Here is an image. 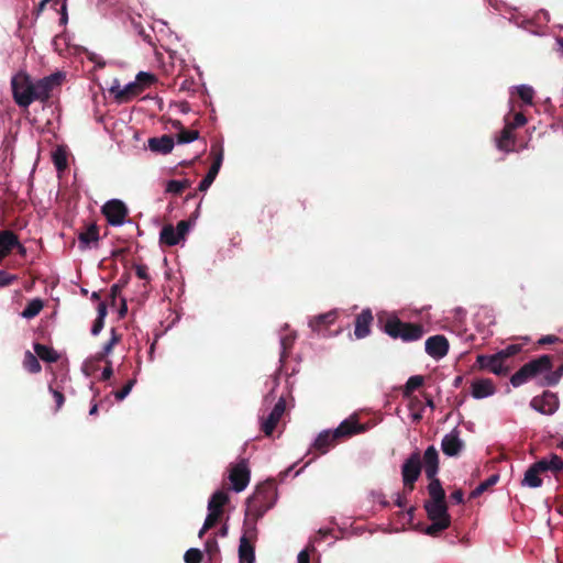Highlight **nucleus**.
Instances as JSON below:
<instances>
[{"instance_id": "nucleus-11", "label": "nucleus", "mask_w": 563, "mask_h": 563, "mask_svg": "<svg viewBox=\"0 0 563 563\" xmlns=\"http://www.w3.org/2000/svg\"><path fill=\"white\" fill-rule=\"evenodd\" d=\"M210 154L213 157V162H212L207 175L203 177V179L200 181V184L198 186V189L200 191H205L211 186V184L214 181V179L221 168L222 162H223L222 147L212 145Z\"/></svg>"}, {"instance_id": "nucleus-56", "label": "nucleus", "mask_w": 563, "mask_h": 563, "mask_svg": "<svg viewBox=\"0 0 563 563\" xmlns=\"http://www.w3.org/2000/svg\"><path fill=\"white\" fill-rule=\"evenodd\" d=\"M135 274H136V276L140 279H144V280H148L150 279V275H148L147 266L146 265H136L135 266Z\"/></svg>"}, {"instance_id": "nucleus-21", "label": "nucleus", "mask_w": 563, "mask_h": 563, "mask_svg": "<svg viewBox=\"0 0 563 563\" xmlns=\"http://www.w3.org/2000/svg\"><path fill=\"white\" fill-rule=\"evenodd\" d=\"M338 442L340 441L334 437L333 430H324L318 434L312 448L320 454H325Z\"/></svg>"}, {"instance_id": "nucleus-7", "label": "nucleus", "mask_w": 563, "mask_h": 563, "mask_svg": "<svg viewBox=\"0 0 563 563\" xmlns=\"http://www.w3.org/2000/svg\"><path fill=\"white\" fill-rule=\"evenodd\" d=\"M191 227V222L189 220H181L177 223L175 228L173 224H165L159 233V243L174 246L177 245L180 241L185 240Z\"/></svg>"}, {"instance_id": "nucleus-57", "label": "nucleus", "mask_w": 563, "mask_h": 563, "mask_svg": "<svg viewBox=\"0 0 563 563\" xmlns=\"http://www.w3.org/2000/svg\"><path fill=\"white\" fill-rule=\"evenodd\" d=\"M112 374H113L112 362L110 360H106V366H104V368L102 371L101 379L102 380H108V379H110Z\"/></svg>"}, {"instance_id": "nucleus-62", "label": "nucleus", "mask_w": 563, "mask_h": 563, "mask_svg": "<svg viewBox=\"0 0 563 563\" xmlns=\"http://www.w3.org/2000/svg\"><path fill=\"white\" fill-rule=\"evenodd\" d=\"M559 341H560V339H559L558 336H555V335H544V336H542V338L538 341V343H539L540 345H545V344H553V343H556V342H559Z\"/></svg>"}, {"instance_id": "nucleus-30", "label": "nucleus", "mask_w": 563, "mask_h": 563, "mask_svg": "<svg viewBox=\"0 0 563 563\" xmlns=\"http://www.w3.org/2000/svg\"><path fill=\"white\" fill-rule=\"evenodd\" d=\"M430 481L428 485L429 499L427 501H446L445 492L441 485V482L437 476L428 478Z\"/></svg>"}, {"instance_id": "nucleus-10", "label": "nucleus", "mask_w": 563, "mask_h": 563, "mask_svg": "<svg viewBox=\"0 0 563 563\" xmlns=\"http://www.w3.org/2000/svg\"><path fill=\"white\" fill-rule=\"evenodd\" d=\"M367 430L365 424H361L357 420V416L353 415L350 418L343 420L336 429L333 430L334 437L339 441L349 439L355 434L363 433Z\"/></svg>"}, {"instance_id": "nucleus-60", "label": "nucleus", "mask_w": 563, "mask_h": 563, "mask_svg": "<svg viewBox=\"0 0 563 563\" xmlns=\"http://www.w3.org/2000/svg\"><path fill=\"white\" fill-rule=\"evenodd\" d=\"M450 498L455 504H462L464 503V493L462 489H455L451 495Z\"/></svg>"}, {"instance_id": "nucleus-37", "label": "nucleus", "mask_w": 563, "mask_h": 563, "mask_svg": "<svg viewBox=\"0 0 563 563\" xmlns=\"http://www.w3.org/2000/svg\"><path fill=\"white\" fill-rule=\"evenodd\" d=\"M563 375V365L559 366L555 371H548V373L542 377L540 383L541 386H554L556 385Z\"/></svg>"}, {"instance_id": "nucleus-63", "label": "nucleus", "mask_w": 563, "mask_h": 563, "mask_svg": "<svg viewBox=\"0 0 563 563\" xmlns=\"http://www.w3.org/2000/svg\"><path fill=\"white\" fill-rule=\"evenodd\" d=\"M298 563H310V558L307 550H302L301 552H299Z\"/></svg>"}, {"instance_id": "nucleus-4", "label": "nucleus", "mask_w": 563, "mask_h": 563, "mask_svg": "<svg viewBox=\"0 0 563 563\" xmlns=\"http://www.w3.org/2000/svg\"><path fill=\"white\" fill-rule=\"evenodd\" d=\"M12 95L19 107L27 108L34 102L33 80L26 73L20 71L11 79Z\"/></svg>"}, {"instance_id": "nucleus-48", "label": "nucleus", "mask_w": 563, "mask_h": 563, "mask_svg": "<svg viewBox=\"0 0 563 563\" xmlns=\"http://www.w3.org/2000/svg\"><path fill=\"white\" fill-rule=\"evenodd\" d=\"M135 379H129L126 382V384L120 389V390H117L114 391V397L118 401H122L129 394L130 391L132 390L134 384H135Z\"/></svg>"}, {"instance_id": "nucleus-16", "label": "nucleus", "mask_w": 563, "mask_h": 563, "mask_svg": "<svg viewBox=\"0 0 563 563\" xmlns=\"http://www.w3.org/2000/svg\"><path fill=\"white\" fill-rule=\"evenodd\" d=\"M464 446L463 441L459 438V431L454 429L445 434L441 442L442 452L448 456H457Z\"/></svg>"}, {"instance_id": "nucleus-5", "label": "nucleus", "mask_w": 563, "mask_h": 563, "mask_svg": "<svg viewBox=\"0 0 563 563\" xmlns=\"http://www.w3.org/2000/svg\"><path fill=\"white\" fill-rule=\"evenodd\" d=\"M64 79L65 75L60 71H56L37 81H33L34 101L46 102L51 98L53 90L59 87Z\"/></svg>"}, {"instance_id": "nucleus-26", "label": "nucleus", "mask_w": 563, "mask_h": 563, "mask_svg": "<svg viewBox=\"0 0 563 563\" xmlns=\"http://www.w3.org/2000/svg\"><path fill=\"white\" fill-rule=\"evenodd\" d=\"M495 393V386L490 379H478L472 383V396L482 399L492 396Z\"/></svg>"}, {"instance_id": "nucleus-12", "label": "nucleus", "mask_w": 563, "mask_h": 563, "mask_svg": "<svg viewBox=\"0 0 563 563\" xmlns=\"http://www.w3.org/2000/svg\"><path fill=\"white\" fill-rule=\"evenodd\" d=\"M229 479L235 492H242L250 483V470L245 460L240 461L231 467Z\"/></svg>"}, {"instance_id": "nucleus-34", "label": "nucleus", "mask_w": 563, "mask_h": 563, "mask_svg": "<svg viewBox=\"0 0 563 563\" xmlns=\"http://www.w3.org/2000/svg\"><path fill=\"white\" fill-rule=\"evenodd\" d=\"M44 303L40 298L32 299L27 302L26 307L22 311L21 316L25 319H33L36 317L43 309Z\"/></svg>"}, {"instance_id": "nucleus-6", "label": "nucleus", "mask_w": 563, "mask_h": 563, "mask_svg": "<svg viewBox=\"0 0 563 563\" xmlns=\"http://www.w3.org/2000/svg\"><path fill=\"white\" fill-rule=\"evenodd\" d=\"M421 456L419 451L411 453L401 466L404 486L409 493L415 489V483L421 474Z\"/></svg>"}, {"instance_id": "nucleus-52", "label": "nucleus", "mask_w": 563, "mask_h": 563, "mask_svg": "<svg viewBox=\"0 0 563 563\" xmlns=\"http://www.w3.org/2000/svg\"><path fill=\"white\" fill-rule=\"evenodd\" d=\"M206 552L212 559L214 555L219 554V545L216 538H210L206 542Z\"/></svg>"}, {"instance_id": "nucleus-2", "label": "nucleus", "mask_w": 563, "mask_h": 563, "mask_svg": "<svg viewBox=\"0 0 563 563\" xmlns=\"http://www.w3.org/2000/svg\"><path fill=\"white\" fill-rule=\"evenodd\" d=\"M276 485L274 481H266L260 484L253 495L246 501V515L255 519L261 518L271 509L276 500Z\"/></svg>"}, {"instance_id": "nucleus-33", "label": "nucleus", "mask_w": 563, "mask_h": 563, "mask_svg": "<svg viewBox=\"0 0 563 563\" xmlns=\"http://www.w3.org/2000/svg\"><path fill=\"white\" fill-rule=\"evenodd\" d=\"M229 503V496L223 490H217L209 499L208 510L222 511L223 507Z\"/></svg>"}, {"instance_id": "nucleus-31", "label": "nucleus", "mask_w": 563, "mask_h": 563, "mask_svg": "<svg viewBox=\"0 0 563 563\" xmlns=\"http://www.w3.org/2000/svg\"><path fill=\"white\" fill-rule=\"evenodd\" d=\"M143 91L140 89V84H136L134 81V82L128 84L123 89H120L115 93V99L119 102H129V101H131L133 98L137 97Z\"/></svg>"}, {"instance_id": "nucleus-22", "label": "nucleus", "mask_w": 563, "mask_h": 563, "mask_svg": "<svg viewBox=\"0 0 563 563\" xmlns=\"http://www.w3.org/2000/svg\"><path fill=\"white\" fill-rule=\"evenodd\" d=\"M16 244H19V236L13 231H0V263L15 249Z\"/></svg>"}, {"instance_id": "nucleus-61", "label": "nucleus", "mask_w": 563, "mask_h": 563, "mask_svg": "<svg viewBox=\"0 0 563 563\" xmlns=\"http://www.w3.org/2000/svg\"><path fill=\"white\" fill-rule=\"evenodd\" d=\"M121 290H122V286L119 284H114L111 286L110 297H111L112 305H114L117 297L121 294Z\"/></svg>"}, {"instance_id": "nucleus-17", "label": "nucleus", "mask_w": 563, "mask_h": 563, "mask_svg": "<svg viewBox=\"0 0 563 563\" xmlns=\"http://www.w3.org/2000/svg\"><path fill=\"white\" fill-rule=\"evenodd\" d=\"M422 463L427 478L437 476L439 472V453L433 445L428 446L424 451L423 457L421 460V464Z\"/></svg>"}, {"instance_id": "nucleus-47", "label": "nucleus", "mask_w": 563, "mask_h": 563, "mask_svg": "<svg viewBox=\"0 0 563 563\" xmlns=\"http://www.w3.org/2000/svg\"><path fill=\"white\" fill-rule=\"evenodd\" d=\"M53 163L58 172H63L67 167V157L64 152L57 151L53 154Z\"/></svg>"}, {"instance_id": "nucleus-24", "label": "nucleus", "mask_w": 563, "mask_h": 563, "mask_svg": "<svg viewBox=\"0 0 563 563\" xmlns=\"http://www.w3.org/2000/svg\"><path fill=\"white\" fill-rule=\"evenodd\" d=\"M99 241V228L96 223L89 224L84 231L78 234L79 249L86 250L91 243Z\"/></svg>"}, {"instance_id": "nucleus-51", "label": "nucleus", "mask_w": 563, "mask_h": 563, "mask_svg": "<svg viewBox=\"0 0 563 563\" xmlns=\"http://www.w3.org/2000/svg\"><path fill=\"white\" fill-rule=\"evenodd\" d=\"M48 389L52 393L54 400L56 402L55 410L58 411L65 402V397H64L63 393L55 389L52 384H49Z\"/></svg>"}, {"instance_id": "nucleus-3", "label": "nucleus", "mask_w": 563, "mask_h": 563, "mask_svg": "<svg viewBox=\"0 0 563 563\" xmlns=\"http://www.w3.org/2000/svg\"><path fill=\"white\" fill-rule=\"evenodd\" d=\"M520 351V344H510L493 355H477L476 363L482 369H488L496 375L506 376L509 373V366L506 365V362Z\"/></svg>"}, {"instance_id": "nucleus-13", "label": "nucleus", "mask_w": 563, "mask_h": 563, "mask_svg": "<svg viewBox=\"0 0 563 563\" xmlns=\"http://www.w3.org/2000/svg\"><path fill=\"white\" fill-rule=\"evenodd\" d=\"M286 410V400L285 398L280 397L278 401L275 404L274 408L267 416V418L262 419L261 423V430L264 432L265 435L269 437L273 434L276 426L280 421L283 415Z\"/></svg>"}, {"instance_id": "nucleus-8", "label": "nucleus", "mask_w": 563, "mask_h": 563, "mask_svg": "<svg viewBox=\"0 0 563 563\" xmlns=\"http://www.w3.org/2000/svg\"><path fill=\"white\" fill-rule=\"evenodd\" d=\"M102 213L110 225L117 227L124 222L128 208L121 200L113 199L103 205Z\"/></svg>"}, {"instance_id": "nucleus-9", "label": "nucleus", "mask_w": 563, "mask_h": 563, "mask_svg": "<svg viewBox=\"0 0 563 563\" xmlns=\"http://www.w3.org/2000/svg\"><path fill=\"white\" fill-rule=\"evenodd\" d=\"M559 398L556 394L545 390L541 396L531 399L530 406L542 415H553L559 408Z\"/></svg>"}, {"instance_id": "nucleus-1", "label": "nucleus", "mask_w": 563, "mask_h": 563, "mask_svg": "<svg viewBox=\"0 0 563 563\" xmlns=\"http://www.w3.org/2000/svg\"><path fill=\"white\" fill-rule=\"evenodd\" d=\"M382 330L391 339H400L404 342H413L422 338L424 330L419 323L401 321L397 316H387L378 320Z\"/></svg>"}, {"instance_id": "nucleus-23", "label": "nucleus", "mask_w": 563, "mask_h": 563, "mask_svg": "<svg viewBox=\"0 0 563 563\" xmlns=\"http://www.w3.org/2000/svg\"><path fill=\"white\" fill-rule=\"evenodd\" d=\"M174 137L168 134H164L159 137L148 139V147L152 152L168 154L174 148Z\"/></svg>"}, {"instance_id": "nucleus-43", "label": "nucleus", "mask_w": 563, "mask_h": 563, "mask_svg": "<svg viewBox=\"0 0 563 563\" xmlns=\"http://www.w3.org/2000/svg\"><path fill=\"white\" fill-rule=\"evenodd\" d=\"M188 187L189 183L187 180H169L167 183L166 191L175 195H180Z\"/></svg>"}, {"instance_id": "nucleus-59", "label": "nucleus", "mask_w": 563, "mask_h": 563, "mask_svg": "<svg viewBox=\"0 0 563 563\" xmlns=\"http://www.w3.org/2000/svg\"><path fill=\"white\" fill-rule=\"evenodd\" d=\"M195 81L192 79H184L180 85H179V90L180 91H189V90H195Z\"/></svg>"}, {"instance_id": "nucleus-27", "label": "nucleus", "mask_w": 563, "mask_h": 563, "mask_svg": "<svg viewBox=\"0 0 563 563\" xmlns=\"http://www.w3.org/2000/svg\"><path fill=\"white\" fill-rule=\"evenodd\" d=\"M542 470L538 467V461L531 464L525 473L521 484L531 488H537L542 485Z\"/></svg>"}, {"instance_id": "nucleus-41", "label": "nucleus", "mask_w": 563, "mask_h": 563, "mask_svg": "<svg viewBox=\"0 0 563 563\" xmlns=\"http://www.w3.org/2000/svg\"><path fill=\"white\" fill-rule=\"evenodd\" d=\"M176 137L179 144L190 143L199 139V132L181 128V131L177 133Z\"/></svg>"}, {"instance_id": "nucleus-39", "label": "nucleus", "mask_w": 563, "mask_h": 563, "mask_svg": "<svg viewBox=\"0 0 563 563\" xmlns=\"http://www.w3.org/2000/svg\"><path fill=\"white\" fill-rule=\"evenodd\" d=\"M531 378L526 365H523L511 376L510 383L514 387H519Z\"/></svg>"}, {"instance_id": "nucleus-55", "label": "nucleus", "mask_w": 563, "mask_h": 563, "mask_svg": "<svg viewBox=\"0 0 563 563\" xmlns=\"http://www.w3.org/2000/svg\"><path fill=\"white\" fill-rule=\"evenodd\" d=\"M135 29L144 42L148 43L151 46H155L151 33L146 32L141 24H136Z\"/></svg>"}, {"instance_id": "nucleus-58", "label": "nucleus", "mask_w": 563, "mask_h": 563, "mask_svg": "<svg viewBox=\"0 0 563 563\" xmlns=\"http://www.w3.org/2000/svg\"><path fill=\"white\" fill-rule=\"evenodd\" d=\"M103 325H104V319H100L97 317L92 324V328H91V334L98 335L100 333V331L102 330Z\"/></svg>"}, {"instance_id": "nucleus-20", "label": "nucleus", "mask_w": 563, "mask_h": 563, "mask_svg": "<svg viewBox=\"0 0 563 563\" xmlns=\"http://www.w3.org/2000/svg\"><path fill=\"white\" fill-rule=\"evenodd\" d=\"M373 322V314L369 309L363 310L355 319L354 334L357 339H364L371 333V324Z\"/></svg>"}, {"instance_id": "nucleus-49", "label": "nucleus", "mask_w": 563, "mask_h": 563, "mask_svg": "<svg viewBox=\"0 0 563 563\" xmlns=\"http://www.w3.org/2000/svg\"><path fill=\"white\" fill-rule=\"evenodd\" d=\"M222 517V511L209 510V514L205 520V529L213 528Z\"/></svg>"}, {"instance_id": "nucleus-40", "label": "nucleus", "mask_w": 563, "mask_h": 563, "mask_svg": "<svg viewBox=\"0 0 563 563\" xmlns=\"http://www.w3.org/2000/svg\"><path fill=\"white\" fill-rule=\"evenodd\" d=\"M517 93L525 104H532L534 90L532 87L527 85H520L517 87Z\"/></svg>"}, {"instance_id": "nucleus-18", "label": "nucleus", "mask_w": 563, "mask_h": 563, "mask_svg": "<svg viewBox=\"0 0 563 563\" xmlns=\"http://www.w3.org/2000/svg\"><path fill=\"white\" fill-rule=\"evenodd\" d=\"M423 507L429 520H451L446 501H424Z\"/></svg>"}, {"instance_id": "nucleus-25", "label": "nucleus", "mask_w": 563, "mask_h": 563, "mask_svg": "<svg viewBox=\"0 0 563 563\" xmlns=\"http://www.w3.org/2000/svg\"><path fill=\"white\" fill-rule=\"evenodd\" d=\"M338 313L335 310L313 317L309 321V327L312 331L320 333L323 329H327L336 320Z\"/></svg>"}, {"instance_id": "nucleus-29", "label": "nucleus", "mask_w": 563, "mask_h": 563, "mask_svg": "<svg viewBox=\"0 0 563 563\" xmlns=\"http://www.w3.org/2000/svg\"><path fill=\"white\" fill-rule=\"evenodd\" d=\"M239 559L241 563H254L255 561L254 545L245 534L240 539Z\"/></svg>"}, {"instance_id": "nucleus-36", "label": "nucleus", "mask_w": 563, "mask_h": 563, "mask_svg": "<svg viewBox=\"0 0 563 563\" xmlns=\"http://www.w3.org/2000/svg\"><path fill=\"white\" fill-rule=\"evenodd\" d=\"M23 367L29 373H32V374L40 373L41 369H42V366H41V364H40V362L37 360V356H35L30 351H26L25 354H24Z\"/></svg>"}, {"instance_id": "nucleus-35", "label": "nucleus", "mask_w": 563, "mask_h": 563, "mask_svg": "<svg viewBox=\"0 0 563 563\" xmlns=\"http://www.w3.org/2000/svg\"><path fill=\"white\" fill-rule=\"evenodd\" d=\"M431 525H429L424 529V533L431 537L439 536L443 530L448 529L451 526V520H430Z\"/></svg>"}, {"instance_id": "nucleus-42", "label": "nucleus", "mask_w": 563, "mask_h": 563, "mask_svg": "<svg viewBox=\"0 0 563 563\" xmlns=\"http://www.w3.org/2000/svg\"><path fill=\"white\" fill-rule=\"evenodd\" d=\"M499 479V476L497 474H494L489 476L486 481L482 482L473 492L472 497H477L481 494H483L485 490H487L489 487L495 485Z\"/></svg>"}, {"instance_id": "nucleus-28", "label": "nucleus", "mask_w": 563, "mask_h": 563, "mask_svg": "<svg viewBox=\"0 0 563 563\" xmlns=\"http://www.w3.org/2000/svg\"><path fill=\"white\" fill-rule=\"evenodd\" d=\"M538 467L542 470L543 473L550 471L558 474L563 471V460L559 455L552 453L549 457L539 460Z\"/></svg>"}, {"instance_id": "nucleus-38", "label": "nucleus", "mask_w": 563, "mask_h": 563, "mask_svg": "<svg viewBox=\"0 0 563 563\" xmlns=\"http://www.w3.org/2000/svg\"><path fill=\"white\" fill-rule=\"evenodd\" d=\"M424 378L421 375L410 376L407 380L402 394L405 397H409L416 389L423 385Z\"/></svg>"}, {"instance_id": "nucleus-32", "label": "nucleus", "mask_w": 563, "mask_h": 563, "mask_svg": "<svg viewBox=\"0 0 563 563\" xmlns=\"http://www.w3.org/2000/svg\"><path fill=\"white\" fill-rule=\"evenodd\" d=\"M33 347L37 357H40L44 362L55 363L59 358L58 353L51 346L41 343H35Z\"/></svg>"}, {"instance_id": "nucleus-45", "label": "nucleus", "mask_w": 563, "mask_h": 563, "mask_svg": "<svg viewBox=\"0 0 563 563\" xmlns=\"http://www.w3.org/2000/svg\"><path fill=\"white\" fill-rule=\"evenodd\" d=\"M505 123L511 126L512 130H516L517 128L523 126L527 123V118L522 112H517L514 114L512 120H510L509 115H506Z\"/></svg>"}, {"instance_id": "nucleus-54", "label": "nucleus", "mask_w": 563, "mask_h": 563, "mask_svg": "<svg viewBox=\"0 0 563 563\" xmlns=\"http://www.w3.org/2000/svg\"><path fill=\"white\" fill-rule=\"evenodd\" d=\"M98 366L99 365L96 363V361H93L92 358H88L87 361H85L82 365V371L85 372L86 375L89 376L98 369Z\"/></svg>"}, {"instance_id": "nucleus-46", "label": "nucleus", "mask_w": 563, "mask_h": 563, "mask_svg": "<svg viewBox=\"0 0 563 563\" xmlns=\"http://www.w3.org/2000/svg\"><path fill=\"white\" fill-rule=\"evenodd\" d=\"M186 563H201L202 552L199 549L191 548L184 555Z\"/></svg>"}, {"instance_id": "nucleus-64", "label": "nucleus", "mask_w": 563, "mask_h": 563, "mask_svg": "<svg viewBox=\"0 0 563 563\" xmlns=\"http://www.w3.org/2000/svg\"><path fill=\"white\" fill-rule=\"evenodd\" d=\"M107 316V305L104 302H100L98 305V318L104 319Z\"/></svg>"}, {"instance_id": "nucleus-44", "label": "nucleus", "mask_w": 563, "mask_h": 563, "mask_svg": "<svg viewBox=\"0 0 563 563\" xmlns=\"http://www.w3.org/2000/svg\"><path fill=\"white\" fill-rule=\"evenodd\" d=\"M156 81V77L153 74L140 71L136 75V84H140V89L143 91L146 87H150Z\"/></svg>"}, {"instance_id": "nucleus-19", "label": "nucleus", "mask_w": 563, "mask_h": 563, "mask_svg": "<svg viewBox=\"0 0 563 563\" xmlns=\"http://www.w3.org/2000/svg\"><path fill=\"white\" fill-rule=\"evenodd\" d=\"M515 130L511 126L505 123L503 130L499 135L495 139L496 146L499 151L509 153L515 151L516 146V135L514 133Z\"/></svg>"}, {"instance_id": "nucleus-53", "label": "nucleus", "mask_w": 563, "mask_h": 563, "mask_svg": "<svg viewBox=\"0 0 563 563\" xmlns=\"http://www.w3.org/2000/svg\"><path fill=\"white\" fill-rule=\"evenodd\" d=\"M16 279L15 275H11L5 271H0V287L9 286Z\"/></svg>"}, {"instance_id": "nucleus-15", "label": "nucleus", "mask_w": 563, "mask_h": 563, "mask_svg": "<svg viewBox=\"0 0 563 563\" xmlns=\"http://www.w3.org/2000/svg\"><path fill=\"white\" fill-rule=\"evenodd\" d=\"M553 355H541L537 358L531 360L530 362L526 363V368L529 372L530 376L533 378L540 374H547L548 371L553 368Z\"/></svg>"}, {"instance_id": "nucleus-50", "label": "nucleus", "mask_w": 563, "mask_h": 563, "mask_svg": "<svg viewBox=\"0 0 563 563\" xmlns=\"http://www.w3.org/2000/svg\"><path fill=\"white\" fill-rule=\"evenodd\" d=\"M111 333V339L103 345L101 350L102 354L107 356L112 352L114 345L120 341V336L115 333L114 329H112Z\"/></svg>"}, {"instance_id": "nucleus-14", "label": "nucleus", "mask_w": 563, "mask_h": 563, "mask_svg": "<svg viewBox=\"0 0 563 563\" xmlns=\"http://www.w3.org/2000/svg\"><path fill=\"white\" fill-rule=\"evenodd\" d=\"M426 352L435 360L444 357L449 352V341L444 335L437 334L427 339Z\"/></svg>"}]
</instances>
